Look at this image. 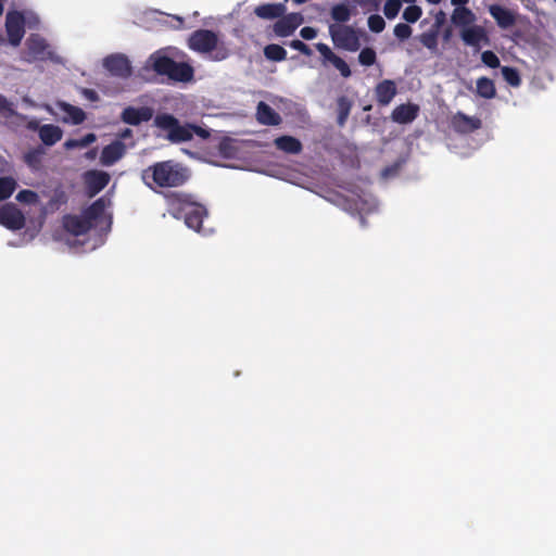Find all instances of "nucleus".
<instances>
[{
  "label": "nucleus",
  "mask_w": 556,
  "mask_h": 556,
  "mask_svg": "<svg viewBox=\"0 0 556 556\" xmlns=\"http://www.w3.org/2000/svg\"><path fill=\"white\" fill-rule=\"evenodd\" d=\"M142 181L152 190L179 188L191 179V170L174 160L156 162L141 173Z\"/></svg>",
  "instance_id": "f257e3e1"
},
{
  "label": "nucleus",
  "mask_w": 556,
  "mask_h": 556,
  "mask_svg": "<svg viewBox=\"0 0 556 556\" xmlns=\"http://www.w3.org/2000/svg\"><path fill=\"white\" fill-rule=\"evenodd\" d=\"M167 212L176 219L184 218L188 228L200 232L202 223L208 212L204 204L197 200L193 193L168 191L163 193Z\"/></svg>",
  "instance_id": "f03ea898"
},
{
  "label": "nucleus",
  "mask_w": 556,
  "mask_h": 556,
  "mask_svg": "<svg viewBox=\"0 0 556 556\" xmlns=\"http://www.w3.org/2000/svg\"><path fill=\"white\" fill-rule=\"evenodd\" d=\"M154 126L167 131V139L174 143L190 141L193 136L201 139H208L211 131L198 125L186 123L180 125L179 121L172 114L161 113L154 117Z\"/></svg>",
  "instance_id": "7ed1b4c3"
},
{
  "label": "nucleus",
  "mask_w": 556,
  "mask_h": 556,
  "mask_svg": "<svg viewBox=\"0 0 556 556\" xmlns=\"http://www.w3.org/2000/svg\"><path fill=\"white\" fill-rule=\"evenodd\" d=\"M219 38L218 35L210 29L194 30L188 38V47L198 53H211L218 51L214 60L222 61L226 59L227 53L225 49H218Z\"/></svg>",
  "instance_id": "20e7f679"
},
{
  "label": "nucleus",
  "mask_w": 556,
  "mask_h": 556,
  "mask_svg": "<svg viewBox=\"0 0 556 556\" xmlns=\"http://www.w3.org/2000/svg\"><path fill=\"white\" fill-rule=\"evenodd\" d=\"M329 34L333 43L341 49L355 52L361 48L359 33L352 26L330 25Z\"/></svg>",
  "instance_id": "39448f33"
},
{
  "label": "nucleus",
  "mask_w": 556,
  "mask_h": 556,
  "mask_svg": "<svg viewBox=\"0 0 556 556\" xmlns=\"http://www.w3.org/2000/svg\"><path fill=\"white\" fill-rule=\"evenodd\" d=\"M26 51L24 60L27 62L46 61L52 58L49 45L43 37L38 34H31L25 42Z\"/></svg>",
  "instance_id": "423d86ee"
},
{
  "label": "nucleus",
  "mask_w": 556,
  "mask_h": 556,
  "mask_svg": "<svg viewBox=\"0 0 556 556\" xmlns=\"http://www.w3.org/2000/svg\"><path fill=\"white\" fill-rule=\"evenodd\" d=\"M103 66L112 76L118 78L126 79L132 74L130 61L122 53H114L104 58Z\"/></svg>",
  "instance_id": "0eeeda50"
},
{
  "label": "nucleus",
  "mask_w": 556,
  "mask_h": 556,
  "mask_svg": "<svg viewBox=\"0 0 556 556\" xmlns=\"http://www.w3.org/2000/svg\"><path fill=\"white\" fill-rule=\"evenodd\" d=\"M5 30L10 45L13 47L20 46L25 35L24 15L20 12L8 13L5 21Z\"/></svg>",
  "instance_id": "6e6552de"
},
{
  "label": "nucleus",
  "mask_w": 556,
  "mask_h": 556,
  "mask_svg": "<svg viewBox=\"0 0 556 556\" xmlns=\"http://www.w3.org/2000/svg\"><path fill=\"white\" fill-rule=\"evenodd\" d=\"M0 224L10 230H20L25 226V216L16 205L8 203L0 207Z\"/></svg>",
  "instance_id": "1a4fd4ad"
},
{
  "label": "nucleus",
  "mask_w": 556,
  "mask_h": 556,
  "mask_svg": "<svg viewBox=\"0 0 556 556\" xmlns=\"http://www.w3.org/2000/svg\"><path fill=\"white\" fill-rule=\"evenodd\" d=\"M459 35L466 46L472 47L476 50H479L482 45L490 43L488 33L481 25L473 24L467 28L460 29Z\"/></svg>",
  "instance_id": "9d476101"
},
{
  "label": "nucleus",
  "mask_w": 556,
  "mask_h": 556,
  "mask_svg": "<svg viewBox=\"0 0 556 556\" xmlns=\"http://www.w3.org/2000/svg\"><path fill=\"white\" fill-rule=\"evenodd\" d=\"M110 182V175L102 170H89L85 174L87 193L90 198L97 195Z\"/></svg>",
  "instance_id": "9b49d317"
},
{
  "label": "nucleus",
  "mask_w": 556,
  "mask_h": 556,
  "mask_svg": "<svg viewBox=\"0 0 556 556\" xmlns=\"http://www.w3.org/2000/svg\"><path fill=\"white\" fill-rule=\"evenodd\" d=\"M452 128L458 134H471L481 128L482 123L480 118L468 116L462 112H457L451 119Z\"/></svg>",
  "instance_id": "f8f14e48"
},
{
  "label": "nucleus",
  "mask_w": 556,
  "mask_h": 556,
  "mask_svg": "<svg viewBox=\"0 0 556 556\" xmlns=\"http://www.w3.org/2000/svg\"><path fill=\"white\" fill-rule=\"evenodd\" d=\"M315 47L321 54L324 62L331 63L344 78L352 75L349 64L342 58L337 55L326 43L318 42Z\"/></svg>",
  "instance_id": "ddd939ff"
},
{
  "label": "nucleus",
  "mask_w": 556,
  "mask_h": 556,
  "mask_svg": "<svg viewBox=\"0 0 556 556\" xmlns=\"http://www.w3.org/2000/svg\"><path fill=\"white\" fill-rule=\"evenodd\" d=\"M152 116L153 110L149 106H127L123 110L121 118L125 124L138 126L143 122H149Z\"/></svg>",
  "instance_id": "4468645a"
},
{
  "label": "nucleus",
  "mask_w": 556,
  "mask_h": 556,
  "mask_svg": "<svg viewBox=\"0 0 556 556\" xmlns=\"http://www.w3.org/2000/svg\"><path fill=\"white\" fill-rule=\"evenodd\" d=\"M490 15L495 20L501 29H508L516 24L517 15L507 8L500 4H492L489 7Z\"/></svg>",
  "instance_id": "2eb2a0df"
},
{
  "label": "nucleus",
  "mask_w": 556,
  "mask_h": 556,
  "mask_svg": "<svg viewBox=\"0 0 556 556\" xmlns=\"http://www.w3.org/2000/svg\"><path fill=\"white\" fill-rule=\"evenodd\" d=\"M302 23V17L299 14L291 13L282 15L274 25V31L279 37H288L294 33V30Z\"/></svg>",
  "instance_id": "dca6fc26"
},
{
  "label": "nucleus",
  "mask_w": 556,
  "mask_h": 556,
  "mask_svg": "<svg viewBox=\"0 0 556 556\" xmlns=\"http://www.w3.org/2000/svg\"><path fill=\"white\" fill-rule=\"evenodd\" d=\"M125 152L126 146L122 141L115 140L102 149L100 156L101 164L112 166L124 156Z\"/></svg>",
  "instance_id": "f3484780"
},
{
  "label": "nucleus",
  "mask_w": 556,
  "mask_h": 556,
  "mask_svg": "<svg viewBox=\"0 0 556 556\" xmlns=\"http://www.w3.org/2000/svg\"><path fill=\"white\" fill-rule=\"evenodd\" d=\"M63 226L70 233L81 236L86 235L93 227V224L89 223L84 215H66L63 219Z\"/></svg>",
  "instance_id": "a211bd4d"
},
{
  "label": "nucleus",
  "mask_w": 556,
  "mask_h": 556,
  "mask_svg": "<svg viewBox=\"0 0 556 556\" xmlns=\"http://www.w3.org/2000/svg\"><path fill=\"white\" fill-rule=\"evenodd\" d=\"M256 119L265 126H278L282 122L280 114L263 101L258 102L256 106Z\"/></svg>",
  "instance_id": "6ab92c4d"
},
{
  "label": "nucleus",
  "mask_w": 556,
  "mask_h": 556,
  "mask_svg": "<svg viewBox=\"0 0 556 556\" xmlns=\"http://www.w3.org/2000/svg\"><path fill=\"white\" fill-rule=\"evenodd\" d=\"M193 76L194 71L190 64L174 60L167 77L174 81L188 83L193 79Z\"/></svg>",
  "instance_id": "aec40b11"
},
{
  "label": "nucleus",
  "mask_w": 556,
  "mask_h": 556,
  "mask_svg": "<svg viewBox=\"0 0 556 556\" xmlns=\"http://www.w3.org/2000/svg\"><path fill=\"white\" fill-rule=\"evenodd\" d=\"M375 93L379 105H388L396 94V85L393 80L384 79L376 86Z\"/></svg>",
  "instance_id": "412c9836"
},
{
  "label": "nucleus",
  "mask_w": 556,
  "mask_h": 556,
  "mask_svg": "<svg viewBox=\"0 0 556 556\" xmlns=\"http://www.w3.org/2000/svg\"><path fill=\"white\" fill-rule=\"evenodd\" d=\"M283 3H263L254 8V14L262 20H275L286 13Z\"/></svg>",
  "instance_id": "4be33fe9"
},
{
  "label": "nucleus",
  "mask_w": 556,
  "mask_h": 556,
  "mask_svg": "<svg viewBox=\"0 0 556 556\" xmlns=\"http://www.w3.org/2000/svg\"><path fill=\"white\" fill-rule=\"evenodd\" d=\"M173 59L160 51L152 53L148 59V65L159 75L168 76Z\"/></svg>",
  "instance_id": "5701e85b"
},
{
  "label": "nucleus",
  "mask_w": 556,
  "mask_h": 556,
  "mask_svg": "<svg viewBox=\"0 0 556 556\" xmlns=\"http://www.w3.org/2000/svg\"><path fill=\"white\" fill-rule=\"evenodd\" d=\"M475 21V13L467 7L455 8L451 15L452 24L456 27H459L460 29L473 25Z\"/></svg>",
  "instance_id": "b1692460"
},
{
  "label": "nucleus",
  "mask_w": 556,
  "mask_h": 556,
  "mask_svg": "<svg viewBox=\"0 0 556 556\" xmlns=\"http://www.w3.org/2000/svg\"><path fill=\"white\" fill-rule=\"evenodd\" d=\"M418 111L416 104H401L393 110L392 119L399 124H408L417 117Z\"/></svg>",
  "instance_id": "393cba45"
},
{
  "label": "nucleus",
  "mask_w": 556,
  "mask_h": 556,
  "mask_svg": "<svg viewBox=\"0 0 556 556\" xmlns=\"http://www.w3.org/2000/svg\"><path fill=\"white\" fill-rule=\"evenodd\" d=\"M275 147L288 154H299L303 150L302 142L292 136L283 135L274 140Z\"/></svg>",
  "instance_id": "a878e982"
},
{
  "label": "nucleus",
  "mask_w": 556,
  "mask_h": 556,
  "mask_svg": "<svg viewBox=\"0 0 556 556\" xmlns=\"http://www.w3.org/2000/svg\"><path fill=\"white\" fill-rule=\"evenodd\" d=\"M38 135L46 146L51 147L62 139L63 131L56 125L45 124L39 128Z\"/></svg>",
  "instance_id": "bb28decb"
},
{
  "label": "nucleus",
  "mask_w": 556,
  "mask_h": 556,
  "mask_svg": "<svg viewBox=\"0 0 556 556\" xmlns=\"http://www.w3.org/2000/svg\"><path fill=\"white\" fill-rule=\"evenodd\" d=\"M106 207V200L104 197L97 199L84 212V217L91 224L102 217Z\"/></svg>",
  "instance_id": "cd10ccee"
},
{
  "label": "nucleus",
  "mask_w": 556,
  "mask_h": 556,
  "mask_svg": "<svg viewBox=\"0 0 556 556\" xmlns=\"http://www.w3.org/2000/svg\"><path fill=\"white\" fill-rule=\"evenodd\" d=\"M61 109L64 113H66V117H64L65 123H72L73 125H80L86 119V114L83 109L72 105L70 103H62Z\"/></svg>",
  "instance_id": "c85d7f7f"
},
{
  "label": "nucleus",
  "mask_w": 556,
  "mask_h": 556,
  "mask_svg": "<svg viewBox=\"0 0 556 556\" xmlns=\"http://www.w3.org/2000/svg\"><path fill=\"white\" fill-rule=\"evenodd\" d=\"M352 101L345 97L340 96L337 99V124L340 127H343L349 118L351 109H352Z\"/></svg>",
  "instance_id": "c756f323"
},
{
  "label": "nucleus",
  "mask_w": 556,
  "mask_h": 556,
  "mask_svg": "<svg viewBox=\"0 0 556 556\" xmlns=\"http://www.w3.org/2000/svg\"><path fill=\"white\" fill-rule=\"evenodd\" d=\"M477 94L483 99H493L496 96L494 81L488 77L477 79Z\"/></svg>",
  "instance_id": "7c9ffc66"
},
{
  "label": "nucleus",
  "mask_w": 556,
  "mask_h": 556,
  "mask_svg": "<svg viewBox=\"0 0 556 556\" xmlns=\"http://www.w3.org/2000/svg\"><path fill=\"white\" fill-rule=\"evenodd\" d=\"M438 38L439 31L430 28L428 31H425L419 35L418 40L420 43L426 47L431 53L438 54Z\"/></svg>",
  "instance_id": "2f4dec72"
},
{
  "label": "nucleus",
  "mask_w": 556,
  "mask_h": 556,
  "mask_svg": "<svg viewBox=\"0 0 556 556\" xmlns=\"http://www.w3.org/2000/svg\"><path fill=\"white\" fill-rule=\"evenodd\" d=\"M45 153H46L45 149L39 146V147L28 150L24 154L23 159L28 167H30L31 169H39L41 166L42 156Z\"/></svg>",
  "instance_id": "473e14b6"
},
{
  "label": "nucleus",
  "mask_w": 556,
  "mask_h": 556,
  "mask_svg": "<svg viewBox=\"0 0 556 556\" xmlns=\"http://www.w3.org/2000/svg\"><path fill=\"white\" fill-rule=\"evenodd\" d=\"M264 55L269 61L281 62L287 59V51L277 43H270L264 48Z\"/></svg>",
  "instance_id": "72a5a7b5"
},
{
  "label": "nucleus",
  "mask_w": 556,
  "mask_h": 556,
  "mask_svg": "<svg viewBox=\"0 0 556 556\" xmlns=\"http://www.w3.org/2000/svg\"><path fill=\"white\" fill-rule=\"evenodd\" d=\"M16 180L13 177H0V201L9 199L16 189Z\"/></svg>",
  "instance_id": "f704fd0d"
},
{
  "label": "nucleus",
  "mask_w": 556,
  "mask_h": 556,
  "mask_svg": "<svg viewBox=\"0 0 556 556\" xmlns=\"http://www.w3.org/2000/svg\"><path fill=\"white\" fill-rule=\"evenodd\" d=\"M330 15L337 23H345L351 18V10L346 4L339 3L331 8Z\"/></svg>",
  "instance_id": "c9c22d12"
},
{
  "label": "nucleus",
  "mask_w": 556,
  "mask_h": 556,
  "mask_svg": "<svg viewBox=\"0 0 556 556\" xmlns=\"http://www.w3.org/2000/svg\"><path fill=\"white\" fill-rule=\"evenodd\" d=\"M97 140L94 134L89 132L79 139H68L64 142L65 149L86 148Z\"/></svg>",
  "instance_id": "e433bc0d"
},
{
  "label": "nucleus",
  "mask_w": 556,
  "mask_h": 556,
  "mask_svg": "<svg viewBox=\"0 0 556 556\" xmlns=\"http://www.w3.org/2000/svg\"><path fill=\"white\" fill-rule=\"evenodd\" d=\"M501 72L504 80L511 87H519L521 85V77L515 67L502 66Z\"/></svg>",
  "instance_id": "4c0bfd02"
},
{
  "label": "nucleus",
  "mask_w": 556,
  "mask_h": 556,
  "mask_svg": "<svg viewBox=\"0 0 556 556\" xmlns=\"http://www.w3.org/2000/svg\"><path fill=\"white\" fill-rule=\"evenodd\" d=\"M67 194L64 190L56 189L54 190L51 199L49 200V207L52 210H59L61 205H64L67 203Z\"/></svg>",
  "instance_id": "58836bf2"
},
{
  "label": "nucleus",
  "mask_w": 556,
  "mask_h": 556,
  "mask_svg": "<svg viewBox=\"0 0 556 556\" xmlns=\"http://www.w3.org/2000/svg\"><path fill=\"white\" fill-rule=\"evenodd\" d=\"M376 61L377 54L372 48L366 47L358 54V62L364 66H371Z\"/></svg>",
  "instance_id": "ea45409f"
},
{
  "label": "nucleus",
  "mask_w": 556,
  "mask_h": 556,
  "mask_svg": "<svg viewBox=\"0 0 556 556\" xmlns=\"http://www.w3.org/2000/svg\"><path fill=\"white\" fill-rule=\"evenodd\" d=\"M402 3L400 0H387L383 7V13L388 20H393L397 16Z\"/></svg>",
  "instance_id": "a19ab883"
},
{
  "label": "nucleus",
  "mask_w": 556,
  "mask_h": 556,
  "mask_svg": "<svg viewBox=\"0 0 556 556\" xmlns=\"http://www.w3.org/2000/svg\"><path fill=\"white\" fill-rule=\"evenodd\" d=\"M368 27L372 33L379 34L386 28V22L379 14H372L368 17Z\"/></svg>",
  "instance_id": "79ce46f5"
},
{
  "label": "nucleus",
  "mask_w": 556,
  "mask_h": 556,
  "mask_svg": "<svg viewBox=\"0 0 556 556\" xmlns=\"http://www.w3.org/2000/svg\"><path fill=\"white\" fill-rule=\"evenodd\" d=\"M422 14V10L418 5H409L403 12V18L407 23H416Z\"/></svg>",
  "instance_id": "37998d69"
},
{
  "label": "nucleus",
  "mask_w": 556,
  "mask_h": 556,
  "mask_svg": "<svg viewBox=\"0 0 556 556\" xmlns=\"http://www.w3.org/2000/svg\"><path fill=\"white\" fill-rule=\"evenodd\" d=\"M393 33L399 40L404 41L412 36L413 29L408 24L399 23L395 25Z\"/></svg>",
  "instance_id": "c03bdc74"
},
{
  "label": "nucleus",
  "mask_w": 556,
  "mask_h": 556,
  "mask_svg": "<svg viewBox=\"0 0 556 556\" xmlns=\"http://www.w3.org/2000/svg\"><path fill=\"white\" fill-rule=\"evenodd\" d=\"M481 60L486 66L491 68H496L501 64L498 56L491 50L483 51L481 54Z\"/></svg>",
  "instance_id": "a18cd8bd"
},
{
  "label": "nucleus",
  "mask_w": 556,
  "mask_h": 556,
  "mask_svg": "<svg viewBox=\"0 0 556 556\" xmlns=\"http://www.w3.org/2000/svg\"><path fill=\"white\" fill-rule=\"evenodd\" d=\"M218 151L225 157H231L235 154V148L229 138H223L218 143Z\"/></svg>",
  "instance_id": "49530a36"
},
{
  "label": "nucleus",
  "mask_w": 556,
  "mask_h": 556,
  "mask_svg": "<svg viewBox=\"0 0 556 556\" xmlns=\"http://www.w3.org/2000/svg\"><path fill=\"white\" fill-rule=\"evenodd\" d=\"M38 199V194L33 190H21L17 195L16 200L23 203H35Z\"/></svg>",
  "instance_id": "de8ad7c7"
},
{
  "label": "nucleus",
  "mask_w": 556,
  "mask_h": 556,
  "mask_svg": "<svg viewBox=\"0 0 556 556\" xmlns=\"http://www.w3.org/2000/svg\"><path fill=\"white\" fill-rule=\"evenodd\" d=\"M290 47L299 52H301L304 55H312V49L303 41L299 39H294L290 42Z\"/></svg>",
  "instance_id": "09e8293b"
},
{
  "label": "nucleus",
  "mask_w": 556,
  "mask_h": 556,
  "mask_svg": "<svg viewBox=\"0 0 556 556\" xmlns=\"http://www.w3.org/2000/svg\"><path fill=\"white\" fill-rule=\"evenodd\" d=\"M446 21V15L443 11H439L434 16V23L432 25V29L440 30V28L444 25Z\"/></svg>",
  "instance_id": "8fccbe9b"
},
{
  "label": "nucleus",
  "mask_w": 556,
  "mask_h": 556,
  "mask_svg": "<svg viewBox=\"0 0 556 556\" xmlns=\"http://www.w3.org/2000/svg\"><path fill=\"white\" fill-rule=\"evenodd\" d=\"M300 36L305 40H312L317 36V30L313 27L305 26L300 30Z\"/></svg>",
  "instance_id": "3c124183"
},
{
  "label": "nucleus",
  "mask_w": 556,
  "mask_h": 556,
  "mask_svg": "<svg viewBox=\"0 0 556 556\" xmlns=\"http://www.w3.org/2000/svg\"><path fill=\"white\" fill-rule=\"evenodd\" d=\"M81 93L87 100L91 102H96L99 100V94L93 89L84 88Z\"/></svg>",
  "instance_id": "603ef678"
},
{
  "label": "nucleus",
  "mask_w": 556,
  "mask_h": 556,
  "mask_svg": "<svg viewBox=\"0 0 556 556\" xmlns=\"http://www.w3.org/2000/svg\"><path fill=\"white\" fill-rule=\"evenodd\" d=\"M12 112V108H11V103L8 101V99L0 94V113H11Z\"/></svg>",
  "instance_id": "864d4df0"
},
{
  "label": "nucleus",
  "mask_w": 556,
  "mask_h": 556,
  "mask_svg": "<svg viewBox=\"0 0 556 556\" xmlns=\"http://www.w3.org/2000/svg\"><path fill=\"white\" fill-rule=\"evenodd\" d=\"M442 37H443L444 41H448L452 37V28L451 27L445 28L442 34Z\"/></svg>",
  "instance_id": "5fc2aeb1"
},
{
  "label": "nucleus",
  "mask_w": 556,
  "mask_h": 556,
  "mask_svg": "<svg viewBox=\"0 0 556 556\" xmlns=\"http://www.w3.org/2000/svg\"><path fill=\"white\" fill-rule=\"evenodd\" d=\"M451 2L456 8H459V7H466V4L469 2V0H451Z\"/></svg>",
  "instance_id": "6e6d98bb"
},
{
  "label": "nucleus",
  "mask_w": 556,
  "mask_h": 556,
  "mask_svg": "<svg viewBox=\"0 0 556 556\" xmlns=\"http://www.w3.org/2000/svg\"><path fill=\"white\" fill-rule=\"evenodd\" d=\"M132 134L131 129L129 128H126L122 134H121V137L122 138H127V137H130Z\"/></svg>",
  "instance_id": "4d7b16f0"
},
{
  "label": "nucleus",
  "mask_w": 556,
  "mask_h": 556,
  "mask_svg": "<svg viewBox=\"0 0 556 556\" xmlns=\"http://www.w3.org/2000/svg\"><path fill=\"white\" fill-rule=\"evenodd\" d=\"M431 4H438L441 2V0H427Z\"/></svg>",
  "instance_id": "13d9d810"
},
{
  "label": "nucleus",
  "mask_w": 556,
  "mask_h": 556,
  "mask_svg": "<svg viewBox=\"0 0 556 556\" xmlns=\"http://www.w3.org/2000/svg\"><path fill=\"white\" fill-rule=\"evenodd\" d=\"M94 154H96V151H94V150H92V151L88 152V154H87V155H88V156H90V157H93V156H94Z\"/></svg>",
  "instance_id": "bf43d9fd"
},
{
  "label": "nucleus",
  "mask_w": 556,
  "mask_h": 556,
  "mask_svg": "<svg viewBox=\"0 0 556 556\" xmlns=\"http://www.w3.org/2000/svg\"><path fill=\"white\" fill-rule=\"evenodd\" d=\"M2 13H3V4H2V2L0 1V16L2 15Z\"/></svg>",
  "instance_id": "052dcab7"
},
{
  "label": "nucleus",
  "mask_w": 556,
  "mask_h": 556,
  "mask_svg": "<svg viewBox=\"0 0 556 556\" xmlns=\"http://www.w3.org/2000/svg\"><path fill=\"white\" fill-rule=\"evenodd\" d=\"M293 1H294V2H296V3H299V4H301V3L306 2L307 0H293Z\"/></svg>",
  "instance_id": "680f3d73"
},
{
  "label": "nucleus",
  "mask_w": 556,
  "mask_h": 556,
  "mask_svg": "<svg viewBox=\"0 0 556 556\" xmlns=\"http://www.w3.org/2000/svg\"><path fill=\"white\" fill-rule=\"evenodd\" d=\"M176 20H177L179 23H182V22H184V20H182L181 17H179V16H177V17H176Z\"/></svg>",
  "instance_id": "e2e57ef3"
}]
</instances>
